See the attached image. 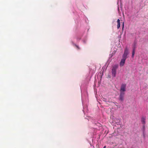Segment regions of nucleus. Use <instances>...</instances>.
<instances>
[{"label": "nucleus", "mask_w": 148, "mask_h": 148, "mask_svg": "<svg viewBox=\"0 0 148 148\" xmlns=\"http://www.w3.org/2000/svg\"><path fill=\"white\" fill-rule=\"evenodd\" d=\"M146 117L144 116H142L141 119V121L143 125H145V123Z\"/></svg>", "instance_id": "423d86ee"}, {"label": "nucleus", "mask_w": 148, "mask_h": 148, "mask_svg": "<svg viewBox=\"0 0 148 148\" xmlns=\"http://www.w3.org/2000/svg\"><path fill=\"white\" fill-rule=\"evenodd\" d=\"M123 26H124V24L123 23Z\"/></svg>", "instance_id": "f8f14e48"}, {"label": "nucleus", "mask_w": 148, "mask_h": 148, "mask_svg": "<svg viewBox=\"0 0 148 148\" xmlns=\"http://www.w3.org/2000/svg\"><path fill=\"white\" fill-rule=\"evenodd\" d=\"M128 49L127 48H126L125 49L124 52V53L123 55V58L126 59L127 58V56L128 55Z\"/></svg>", "instance_id": "20e7f679"}, {"label": "nucleus", "mask_w": 148, "mask_h": 148, "mask_svg": "<svg viewBox=\"0 0 148 148\" xmlns=\"http://www.w3.org/2000/svg\"><path fill=\"white\" fill-rule=\"evenodd\" d=\"M126 86V84H123L121 85L120 90V92H125L126 91V90H125Z\"/></svg>", "instance_id": "f03ea898"}, {"label": "nucleus", "mask_w": 148, "mask_h": 148, "mask_svg": "<svg viewBox=\"0 0 148 148\" xmlns=\"http://www.w3.org/2000/svg\"><path fill=\"white\" fill-rule=\"evenodd\" d=\"M118 67V65H115L114 66L112 69V77H115L116 75V70Z\"/></svg>", "instance_id": "f257e3e1"}, {"label": "nucleus", "mask_w": 148, "mask_h": 148, "mask_svg": "<svg viewBox=\"0 0 148 148\" xmlns=\"http://www.w3.org/2000/svg\"><path fill=\"white\" fill-rule=\"evenodd\" d=\"M76 47H77V48H79V47H78L76 45Z\"/></svg>", "instance_id": "9d476101"}, {"label": "nucleus", "mask_w": 148, "mask_h": 148, "mask_svg": "<svg viewBox=\"0 0 148 148\" xmlns=\"http://www.w3.org/2000/svg\"><path fill=\"white\" fill-rule=\"evenodd\" d=\"M125 94V92H120L119 97V100L121 101H123L124 99V97Z\"/></svg>", "instance_id": "7ed1b4c3"}, {"label": "nucleus", "mask_w": 148, "mask_h": 148, "mask_svg": "<svg viewBox=\"0 0 148 148\" xmlns=\"http://www.w3.org/2000/svg\"><path fill=\"white\" fill-rule=\"evenodd\" d=\"M117 22V28L118 29H119L120 27V20L119 19H118Z\"/></svg>", "instance_id": "0eeeda50"}, {"label": "nucleus", "mask_w": 148, "mask_h": 148, "mask_svg": "<svg viewBox=\"0 0 148 148\" xmlns=\"http://www.w3.org/2000/svg\"><path fill=\"white\" fill-rule=\"evenodd\" d=\"M106 147V146H105L104 147H103V148H105Z\"/></svg>", "instance_id": "9b49d317"}, {"label": "nucleus", "mask_w": 148, "mask_h": 148, "mask_svg": "<svg viewBox=\"0 0 148 148\" xmlns=\"http://www.w3.org/2000/svg\"><path fill=\"white\" fill-rule=\"evenodd\" d=\"M125 60L126 59L123 58L121 60L120 63V66L121 67H122L124 65L125 63Z\"/></svg>", "instance_id": "39448f33"}, {"label": "nucleus", "mask_w": 148, "mask_h": 148, "mask_svg": "<svg viewBox=\"0 0 148 148\" xmlns=\"http://www.w3.org/2000/svg\"><path fill=\"white\" fill-rule=\"evenodd\" d=\"M145 125H143V129H145Z\"/></svg>", "instance_id": "1a4fd4ad"}, {"label": "nucleus", "mask_w": 148, "mask_h": 148, "mask_svg": "<svg viewBox=\"0 0 148 148\" xmlns=\"http://www.w3.org/2000/svg\"><path fill=\"white\" fill-rule=\"evenodd\" d=\"M135 48H136V47H134L133 49V51H132V57L133 58L134 57V54H135Z\"/></svg>", "instance_id": "6e6552de"}]
</instances>
